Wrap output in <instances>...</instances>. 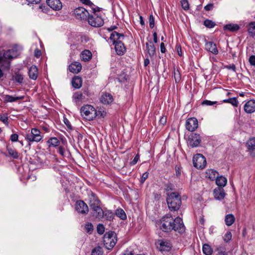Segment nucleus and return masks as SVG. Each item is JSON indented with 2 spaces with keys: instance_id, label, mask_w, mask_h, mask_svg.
I'll use <instances>...</instances> for the list:
<instances>
[{
  "instance_id": "f257e3e1",
  "label": "nucleus",
  "mask_w": 255,
  "mask_h": 255,
  "mask_svg": "<svg viewBox=\"0 0 255 255\" xmlns=\"http://www.w3.org/2000/svg\"><path fill=\"white\" fill-rule=\"evenodd\" d=\"M159 228L164 232L169 233L171 231L182 234L185 232V228L182 220L177 217L174 220L170 215L163 216L158 222Z\"/></svg>"
},
{
  "instance_id": "f03ea898",
  "label": "nucleus",
  "mask_w": 255,
  "mask_h": 255,
  "mask_svg": "<svg viewBox=\"0 0 255 255\" xmlns=\"http://www.w3.org/2000/svg\"><path fill=\"white\" fill-rule=\"evenodd\" d=\"M101 202L94 193H92L89 199V206L93 211V216L99 220L104 217V211L100 207Z\"/></svg>"
},
{
  "instance_id": "7ed1b4c3",
  "label": "nucleus",
  "mask_w": 255,
  "mask_h": 255,
  "mask_svg": "<svg viewBox=\"0 0 255 255\" xmlns=\"http://www.w3.org/2000/svg\"><path fill=\"white\" fill-rule=\"evenodd\" d=\"M125 36L122 33L116 31L113 32L110 35V39L113 41V44L115 45V50L119 55H123L126 52V49L122 40Z\"/></svg>"
},
{
  "instance_id": "20e7f679",
  "label": "nucleus",
  "mask_w": 255,
  "mask_h": 255,
  "mask_svg": "<svg viewBox=\"0 0 255 255\" xmlns=\"http://www.w3.org/2000/svg\"><path fill=\"white\" fill-rule=\"evenodd\" d=\"M166 201L168 207L171 211H177L181 205L180 196L176 192L168 194Z\"/></svg>"
},
{
  "instance_id": "39448f33",
  "label": "nucleus",
  "mask_w": 255,
  "mask_h": 255,
  "mask_svg": "<svg viewBox=\"0 0 255 255\" xmlns=\"http://www.w3.org/2000/svg\"><path fill=\"white\" fill-rule=\"evenodd\" d=\"M80 111L82 117L88 121L93 120L97 115L96 109L90 105L82 107Z\"/></svg>"
},
{
  "instance_id": "423d86ee",
  "label": "nucleus",
  "mask_w": 255,
  "mask_h": 255,
  "mask_svg": "<svg viewBox=\"0 0 255 255\" xmlns=\"http://www.w3.org/2000/svg\"><path fill=\"white\" fill-rule=\"evenodd\" d=\"M104 244L106 249L111 250L116 245L117 240L114 232L106 233L103 237Z\"/></svg>"
},
{
  "instance_id": "0eeeda50",
  "label": "nucleus",
  "mask_w": 255,
  "mask_h": 255,
  "mask_svg": "<svg viewBox=\"0 0 255 255\" xmlns=\"http://www.w3.org/2000/svg\"><path fill=\"white\" fill-rule=\"evenodd\" d=\"M25 138L29 142H38L42 139V136L39 129L33 128L31 130V132H28L25 134Z\"/></svg>"
},
{
  "instance_id": "6e6552de",
  "label": "nucleus",
  "mask_w": 255,
  "mask_h": 255,
  "mask_svg": "<svg viewBox=\"0 0 255 255\" xmlns=\"http://www.w3.org/2000/svg\"><path fill=\"white\" fill-rule=\"evenodd\" d=\"M88 22L90 25L95 27H101L103 25L104 23L103 19L96 13L89 15Z\"/></svg>"
},
{
  "instance_id": "1a4fd4ad",
  "label": "nucleus",
  "mask_w": 255,
  "mask_h": 255,
  "mask_svg": "<svg viewBox=\"0 0 255 255\" xmlns=\"http://www.w3.org/2000/svg\"><path fill=\"white\" fill-rule=\"evenodd\" d=\"M193 163L197 169H203L206 165V160L202 154H196L193 157Z\"/></svg>"
},
{
  "instance_id": "9d476101",
  "label": "nucleus",
  "mask_w": 255,
  "mask_h": 255,
  "mask_svg": "<svg viewBox=\"0 0 255 255\" xmlns=\"http://www.w3.org/2000/svg\"><path fill=\"white\" fill-rule=\"evenodd\" d=\"M75 17L81 20H87L90 15L89 12L83 7H79L74 10Z\"/></svg>"
},
{
  "instance_id": "9b49d317",
  "label": "nucleus",
  "mask_w": 255,
  "mask_h": 255,
  "mask_svg": "<svg viewBox=\"0 0 255 255\" xmlns=\"http://www.w3.org/2000/svg\"><path fill=\"white\" fill-rule=\"evenodd\" d=\"M201 141V137L200 135L197 133L191 134L188 138V145L192 147L198 146Z\"/></svg>"
},
{
  "instance_id": "f8f14e48",
  "label": "nucleus",
  "mask_w": 255,
  "mask_h": 255,
  "mask_svg": "<svg viewBox=\"0 0 255 255\" xmlns=\"http://www.w3.org/2000/svg\"><path fill=\"white\" fill-rule=\"evenodd\" d=\"M172 248V244L170 242L161 240L158 241L157 244V248L161 252H169Z\"/></svg>"
},
{
  "instance_id": "ddd939ff",
  "label": "nucleus",
  "mask_w": 255,
  "mask_h": 255,
  "mask_svg": "<svg viewBox=\"0 0 255 255\" xmlns=\"http://www.w3.org/2000/svg\"><path fill=\"white\" fill-rule=\"evenodd\" d=\"M75 209L79 213L84 215L87 214L89 211L87 205L82 200H79L76 202Z\"/></svg>"
},
{
  "instance_id": "4468645a",
  "label": "nucleus",
  "mask_w": 255,
  "mask_h": 255,
  "mask_svg": "<svg viewBox=\"0 0 255 255\" xmlns=\"http://www.w3.org/2000/svg\"><path fill=\"white\" fill-rule=\"evenodd\" d=\"M186 128L190 131H194L198 127V122L195 118H191L187 120L185 124Z\"/></svg>"
},
{
  "instance_id": "2eb2a0df",
  "label": "nucleus",
  "mask_w": 255,
  "mask_h": 255,
  "mask_svg": "<svg viewBox=\"0 0 255 255\" xmlns=\"http://www.w3.org/2000/svg\"><path fill=\"white\" fill-rule=\"evenodd\" d=\"M205 49L217 55L218 54V50L217 48L216 44L212 41H206L205 44Z\"/></svg>"
},
{
  "instance_id": "dca6fc26",
  "label": "nucleus",
  "mask_w": 255,
  "mask_h": 255,
  "mask_svg": "<svg viewBox=\"0 0 255 255\" xmlns=\"http://www.w3.org/2000/svg\"><path fill=\"white\" fill-rule=\"evenodd\" d=\"M244 110L248 114H252L255 112V100H251L244 105Z\"/></svg>"
},
{
  "instance_id": "f3484780",
  "label": "nucleus",
  "mask_w": 255,
  "mask_h": 255,
  "mask_svg": "<svg viewBox=\"0 0 255 255\" xmlns=\"http://www.w3.org/2000/svg\"><path fill=\"white\" fill-rule=\"evenodd\" d=\"M100 100L101 103L105 105L110 104L114 101L113 96L108 93H103L100 97Z\"/></svg>"
},
{
  "instance_id": "a211bd4d",
  "label": "nucleus",
  "mask_w": 255,
  "mask_h": 255,
  "mask_svg": "<svg viewBox=\"0 0 255 255\" xmlns=\"http://www.w3.org/2000/svg\"><path fill=\"white\" fill-rule=\"evenodd\" d=\"M213 194L216 199L221 200L225 197L226 193L222 187H218L214 190Z\"/></svg>"
},
{
  "instance_id": "6ab92c4d",
  "label": "nucleus",
  "mask_w": 255,
  "mask_h": 255,
  "mask_svg": "<svg viewBox=\"0 0 255 255\" xmlns=\"http://www.w3.org/2000/svg\"><path fill=\"white\" fill-rule=\"evenodd\" d=\"M47 4L53 9L59 10L62 7V3L60 0H46Z\"/></svg>"
},
{
  "instance_id": "aec40b11",
  "label": "nucleus",
  "mask_w": 255,
  "mask_h": 255,
  "mask_svg": "<svg viewBox=\"0 0 255 255\" xmlns=\"http://www.w3.org/2000/svg\"><path fill=\"white\" fill-rule=\"evenodd\" d=\"M250 155L255 156V138L249 139L246 143Z\"/></svg>"
},
{
  "instance_id": "412c9836",
  "label": "nucleus",
  "mask_w": 255,
  "mask_h": 255,
  "mask_svg": "<svg viewBox=\"0 0 255 255\" xmlns=\"http://www.w3.org/2000/svg\"><path fill=\"white\" fill-rule=\"evenodd\" d=\"M16 51L14 49H9L2 53L3 61L11 60L16 57Z\"/></svg>"
},
{
  "instance_id": "4be33fe9",
  "label": "nucleus",
  "mask_w": 255,
  "mask_h": 255,
  "mask_svg": "<svg viewBox=\"0 0 255 255\" xmlns=\"http://www.w3.org/2000/svg\"><path fill=\"white\" fill-rule=\"evenodd\" d=\"M82 69V65L79 62H72L69 66V71L73 73H78L80 72Z\"/></svg>"
},
{
  "instance_id": "5701e85b",
  "label": "nucleus",
  "mask_w": 255,
  "mask_h": 255,
  "mask_svg": "<svg viewBox=\"0 0 255 255\" xmlns=\"http://www.w3.org/2000/svg\"><path fill=\"white\" fill-rule=\"evenodd\" d=\"M2 98L4 103H12L16 102L19 100L24 99V96H12L8 95H3Z\"/></svg>"
},
{
  "instance_id": "b1692460",
  "label": "nucleus",
  "mask_w": 255,
  "mask_h": 255,
  "mask_svg": "<svg viewBox=\"0 0 255 255\" xmlns=\"http://www.w3.org/2000/svg\"><path fill=\"white\" fill-rule=\"evenodd\" d=\"M85 97L81 92L78 91L74 93L72 96L73 101L76 104H79L82 102Z\"/></svg>"
},
{
  "instance_id": "393cba45",
  "label": "nucleus",
  "mask_w": 255,
  "mask_h": 255,
  "mask_svg": "<svg viewBox=\"0 0 255 255\" xmlns=\"http://www.w3.org/2000/svg\"><path fill=\"white\" fill-rule=\"evenodd\" d=\"M29 78L33 80H36L38 76V69L36 66H31L28 71Z\"/></svg>"
},
{
  "instance_id": "a878e982",
  "label": "nucleus",
  "mask_w": 255,
  "mask_h": 255,
  "mask_svg": "<svg viewBox=\"0 0 255 255\" xmlns=\"http://www.w3.org/2000/svg\"><path fill=\"white\" fill-rule=\"evenodd\" d=\"M146 50L150 57L153 56L155 53V48L152 41L146 43Z\"/></svg>"
},
{
  "instance_id": "bb28decb",
  "label": "nucleus",
  "mask_w": 255,
  "mask_h": 255,
  "mask_svg": "<svg viewBox=\"0 0 255 255\" xmlns=\"http://www.w3.org/2000/svg\"><path fill=\"white\" fill-rule=\"evenodd\" d=\"M92 54L89 50H85L80 54V57L82 61H89L92 58Z\"/></svg>"
},
{
  "instance_id": "cd10ccee",
  "label": "nucleus",
  "mask_w": 255,
  "mask_h": 255,
  "mask_svg": "<svg viewBox=\"0 0 255 255\" xmlns=\"http://www.w3.org/2000/svg\"><path fill=\"white\" fill-rule=\"evenodd\" d=\"M82 84V80L81 77L75 76L72 80V86L76 89H79Z\"/></svg>"
},
{
  "instance_id": "c85d7f7f",
  "label": "nucleus",
  "mask_w": 255,
  "mask_h": 255,
  "mask_svg": "<svg viewBox=\"0 0 255 255\" xmlns=\"http://www.w3.org/2000/svg\"><path fill=\"white\" fill-rule=\"evenodd\" d=\"M235 221V216L232 214H229L225 216V224L228 226L232 225Z\"/></svg>"
},
{
  "instance_id": "c756f323",
  "label": "nucleus",
  "mask_w": 255,
  "mask_h": 255,
  "mask_svg": "<svg viewBox=\"0 0 255 255\" xmlns=\"http://www.w3.org/2000/svg\"><path fill=\"white\" fill-rule=\"evenodd\" d=\"M227 179L222 176L217 177L216 180L217 185L220 187H224L226 185Z\"/></svg>"
},
{
  "instance_id": "7c9ffc66",
  "label": "nucleus",
  "mask_w": 255,
  "mask_h": 255,
  "mask_svg": "<svg viewBox=\"0 0 255 255\" xmlns=\"http://www.w3.org/2000/svg\"><path fill=\"white\" fill-rule=\"evenodd\" d=\"M239 28V26L237 24H228L224 26L225 30H228L232 32L238 30Z\"/></svg>"
},
{
  "instance_id": "2f4dec72",
  "label": "nucleus",
  "mask_w": 255,
  "mask_h": 255,
  "mask_svg": "<svg viewBox=\"0 0 255 255\" xmlns=\"http://www.w3.org/2000/svg\"><path fill=\"white\" fill-rule=\"evenodd\" d=\"M116 215L122 220L127 219V215L125 211L122 209H118L116 211Z\"/></svg>"
},
{
  "instance_id": "473e14b6",
  "label": "nucleus",
  "mask_w": 255,
  "mask_h": 255,
  "mask_svg": "<svg viewBox=\"0 0 255 255\" xmlns=\"http://www.w3.org/2000/svg\"><path fill=\"white\" fill-rule=\"evenodd\" d=\"M202 250L203 253L206 255H211L213 252L211 247L207 244L203 245Z\"/></svg>"
},
{
  "instance_id": "72a5a7b5",
  "label": "nucleus",
  "mask_w": 255,
  "mask_h": 255,
  "mask_svg": "<svg viewBox=\"0 0 255 255\" xmlns=\"http://www.w3.org/2000/svg\"><path fill=\"white\" fill-rule=\"evenodd\" d=\"M47 142L49 144V146H57L60 144V141L56 137H51Z\"/></svg>"
},
{
  "instance_id": "f704fd0d",
  "label": "nucleus",
  "mask_w": 255,
  "mask_h": 255,
  "mask_svg": "<svg viewBox=\"0 0 255 255\" xmlns=\"http://www.w3.org/2000/svg\"><path fill=\"white\" fill-rule=\"evenodd\" d=\"M105 217L106 219L109 221L113 220L115 217V214L110 210L106 211L104 212V217Z\"/></svg>"
},
{
  "instance_id": "c9c22d12",
  "label": "nucleus",
  "mask_w": 255,
  "mask_h": 255,
  "mask_svg": "<svg viewBox=\"0 0 255 255\" xmlns=\"http://www.w3.org/2000/svg\"><path fill=\"white\" fill-rule=\"evenodd\" d=\"M7 151L10 156H12L14 159L18 158L19 154L15 149L12 148H7Z\"/></svg>"
},
{
  "instance_id": "e433bc0d",
  "label": "nucleus",
  "mask_w": 255,
  "mask_h": 255,
  "mask_svg": "<svg viewBox=\"0 0 255 255\" xmlns=\"http://www.w3.org/2000/svg\"><path fill=\"white\" fill-rule=\"evenodd\" d=\"M248 32L252 36L255 35V21L249 23Z\"/></svg>"
},
{
  "instance_id": "4c0bfd02",
  "label": "nucleus",
  "mask_w": 255,
  "mask_h": 255,
  "mask_svg": "<svg viewBox=\"0 0 255 255\" xmlns=\"http://www.w3.org/2000/svg\"><path fill=\"white\" fill-rule=\"evenodd\" d=\"M224 103H228L231 104L233 106L235 107H238V101L236 98H229L228 99H225L223 100Z\"/></svg>"
},
{
  "instance_id": "58836bf2",
  "label": "nucleus",
  "mask_w": 255,
  "mask_h": 255,
  "mask_svg": "<svg viewBox=\"0 0 255 255\" xmlns=\"http://www.w3.org/2000/svg\"><path fill=\"white\" fill-rule=\"evenodd\" d=\"M91 255H103V250L100 247L94 248L91 253Z\"/></svg>"
},
{
  "instance_id": "ea45409f",
  "label": "nucleus",
  "mask_w": 255,
  "mask_h": 255,
  "mask_svg": "<svg viewBox=\"0 0 255 255\" xmlns=\"http://www.w3.org/2000/svg\"><path fill=\"white\" fill-rule=\"evenodd\" d=\"M12 79L16 82L21 83L23 81V77L21 74L19 73H16L15 75L13 76Z\"/></svg>"
},
{
  "instance_id": "a19ab883",
  "label": "nucleus",
  "mask_w": 255,
  "mask_h": 255,
  "mask_svg": "<svg viewBox=\"0 0 255 255\" xmlns=\"http://www.w3.org/2000/svg\"><path fill=\"white\" fill-rule=\"evenodd\" d=\"M204 25L208 28H211L214 27L216 24L211 20L206 19L204 21Z\"/></svg>"
},
{
  "instance_id": "79ce46f5",
  "label": "nucleus",
  "mask_w": 255,
  "mask_h": 255,
  "mask_svg": "<svg viewBox=\"0 0 255 255\" xmlns=\"http://www.w3.org/2000/svg\"><path fill=\"white\" fill-rule=\"evenodd\" d=\"M174 77L176 83H178L180 81L181 76L178 70L176 71L174 70Z\"/></svg>"
},
{
  "instance_id": "37998d69",
  "label": "nucleus",
  "mask_w": 255,
  "mask_h": 255,
  "mask_svg": "<svg viewBox=\"0 0 255 255\" xmlns=\"http://www.w3.org/2000/svg\"><path fill=\"white\" fill-rule=\"evenodd\" d=\"M97 231L98 234L100 235L103 234L105 232L104 226L102 224H99L97 226Z\"/></svg>"
},
{
  "instance_id": "c03bdc74",
  "label": "nucleus",
  "mask_w": 255,
  "mask_h": 255,
  "mask_svg": "<svg viewBox=\"0 0 255 255\" xmlns=\"http://www.w3.org/2000/svg\"><path fill=\"white\" fill-rule=\"evenodd\" d=\"M232 235L230 232H227L224 237V240L226 242H229L232 239Z\"/></svg>"
},
{
  "instance_id": "a18cd8bd",
  "label": "nucleus",
  "mask_w": 255,
  "mask_h": 255,
  "mask_svg": "<svg viewBox=\"0 0 255 255\" xmlns=\"http://www.w3.org/2000/svg\"><path fill=\"white\" fill-rule=\"evenodd\" d=\"M218 254L217 255H228L227 253L226 252L225 249L223 247H219L217 248Z\"/></svg>"
},
{
  "instance_id": "49530a36",
  "label": "nucleus",
  "mask_w": 255,
  "mask_h": 255,
  "mask_svg": "<svg viewBox=\"0 0 255 255\" xmlns=\"http://www.w3.org/2000/svg\"><path fill=\"white\" fill-rule=\"evenodd\" d=\"M181 4L184 10H187L189 9V3L187 0H181Z\"/></svg>"
},
{
  "instance_id": "de8ad7c7",
  "label": "nucleus",
  "mask_w": 255,
  "mask_h": 255,
  "mask_svg": "<svg viewBox=\"0 0 255 255\" xmlns=\"http://www.w3.org/2000/svg\"><path fill=\"white\" fill-rule=\"evenodd\" d=\"M85 228L87 233H91L93 230V226L91 223H88L86 225Z\"/></svg>"
},
{
  "instance_id": "09e8293b",
  "label": "nucleus",
  "mask_w": 255,
  "mask_h": 255,
  "mask_svg": "<svg viewBox=\"0 0 255 255\" xmlns=\"http://www.w3.org/2000/svg\"><path fill=\"white\" fill-rule=\"evenodd\" d=\"M149 24L150 28H152L154 27V18L152 14L150 15V16H149Z\"/></svg>"
},
{
  "instance_id": "8fccbe9b",
  "label": "nucleus",
  "mask_w": 255,
  "mask_h": 255,
  "mask_svg": "<svg viewBox=\"0 0 255 255\" xmlns=\"http://www.w3.org/2000/svg\"><path fill=\"white\" fill-rule=\"evenodd\" d=\"M139 159V156L138 154H137L135 157H134L133 159L130 162L129 164L130 165H135L138 161V160Z\"/></svg>"
},
{
  "instance_id": "3c124183",
  "label": "nucleus",
  "mask_w": 255,
  "mask_h": 255,
  "mask_svg": "<svg viewBox=\"0 0 255 255\" xmlns=\"http://www.w3.org/2000/svg\"><path fill=\"white\" fill-rule=\"evenodd\" d=\"M216 102H212L209 100H204L202 102V105H207V106H212L215 104H216Z\"/></svg>"
},
{
  "instance_id": "603ef678",
  "label": "nucleus",
  "mask_w": 255,
  "mask_h": 255,
  "mask_svg": "<svg viewBox=\"0 0 255 255\" xmlns=\"http://www.w3.org/2000/svg\"><path fill=\"white\" fill-rule=\"evenodd\" d=\"M0 121H2L6 125H8V118L6 116L0 115Z\"/></svg>"
},
{
  "instance_id": "864d4df0",
  "label": "nucleus",
  "mask_w": 255,
  "mask_h": 255,
  "mask_svg": "<svg viewBox=\"0 0 255 255\" xmlns=\"http://www.w3.org/2000/svg\"><path fill=\"white\" fill-rule=\"evenodd\" d=\"M18 135L16 133L12 134L10 136V139L12 142H16L18 140Z\"/></svg>"
},
{
  "instance_id": "5fc2aeb1",
  "label": "nucleus",
  "mask_w": 255,
  "mask_h": 255,
  "mask_svg": "<svg viewBox=\"0 0 255 255\" xmlns=\"http://www.w3.org/2000/svg\"><path fill=\"white\" fill-rule=\"evenodd\" d=\"M80 1L84 4L89 5L91 7L95 6L94 4L90 0H80Z\"/></svg>"
},
{
  "instance_id": "6e6d98bb",
  "label": "nucleus",
  "mask_w": 255,
  "mask_h": 255,
  "mask_svg": "<svg viewBox=\"0 0 255 255\" xmlns=\"http://www.w3.org/2000/svg\"><path fill=\"white\" fill-rule=\"evenodd\" d=\"M148 173L146 172L142 174V175L141 178L140 182L142 183H143L145 180L148 178Z\"/></svg>"
},
{
  "instance_id": "4d7b16f0",
  "label": "nucleus",
  "mask_w": 255,
  "mask_h": 255,
  "mask_svg": "<svg viewBox=\"0 0 255 255\" xmlns=\"http://www.w3.org/2000/svg\"><path fill=\"white\" fill-rule=\"evenodd\" d=\"M249 62L251 65L255 66V56L252 55L249 58Z\"/></svg>"
},
{
  "instance_id": "13d9d810",
  "label": "nucleus",
  "mask_w": 255,
  "mask_h": 255,
  "mask_svg": "<svg viewBox=\"0 0 255 255\" xmlns=\"http://www.w3.org/2000/svg\"><path fill=\"white\" fill-rule=\"evenodd\" d=\"M213 6H214V5L213 3H209L208 4H207L205 7H204V9L206 10V11H209V10H211V9H213Z\"/></svg>"
},
{
  "instance_id": "bf43d9fd",
  "label": "nucleus",
  "mask_w": 255,
  "mask_h": 255,
  "mask_svg": "<svg viewBox=\"0 0 255 255\" xmlns=\"http://www.w3.org/2000/svg\"><path fill=\"white\" fill-rule=\"evenodd\" d=\"M176 50L177 53L179 56H182V49L180 45H176Z\"/></svg>"
},
{
  "instance_id": "052dcab7",
  "label": "nucleus",
  "mask_w": 255,
  "mask_h": 255,
  "mask_svg": "<svg viewBox=\"0 0 255 255\" xmlns=\"http://www.w3.org/2000/svg\"><path fill=\"white\" fill-rule=\"evenodd\" d=\"M41 51L38 49H36L34 51V56L37 58H39L41 56Z\"/></svg>"
},
{
  "instance_id": "680f3d73",
  "label": "nucleus",
  "mask_w": 255,
  "mask_h": 255,
  "mask_svg": "<svg viewBox=\"0 0 255 255\" xmlns=\"http://www.w3.org/2000/svg\"><path fill=\"white\" fill-rule=\"evenodd\" d=\"M58 152L61 155L64 156V153H65V150H64V148L62 147V146L59 147Z\"/></svg>"
},
{
  "instance_id": "e2e57ef3",
  "label": "nucleus",
  "mask_w": 255,
  "mask_h": 255,
  "mask_svg": "<svg viewBox=\"0 0 255 255\" xmlns=\"http://www.w3.org/2000/svg\"><path fill=\"white\" fill-rule=\"evenodd\" d=\"M227 68H228V69H231L233 71H236V66L234 64H232V65H228V66H226Z\"/></svg>"
},
{
  "instance_id": "0e129e2a",
  "label": "nucleus",
  "mask_w": 255,
  "mask_h": 255,
  "mask_svg": "<svg viewBox=\"0 0 255 255\" xmlns=\"http://www.w3.org/2000/svg\"><path fill=\"white\" fill-rule=\"evenodd\" d=\"M159 122L161 124L164 125L166 122V118L162 117L160 118Z\"/></svg>"
},
{
  "instance_id": "69168bd1",
  "label": "nucleus",
  "mask_w": 255,
  "mask_h": 255,
  "mask_svg": "<svg viewBox=\"0 0 255 255\" xmlns=\"http://www.w3.org/2000/svg\"><path fill=\"white\" fill-rule=\"evenodd\" d=\"M160 51L162 53H165L166 51L164 44L163 42L160 44Z\"/></svg>"
},
{
  "instance_id": "338daca9",
  "label": "nucleus",
  "mask_w": 255,
  "mask_h": 255,
  "mask_svg": "<svg viewBox=\"0 0 255 255\" xmlns=\"http://www.w3.org/2000/svg\"><path fill=\"white\" fill-rule=\"evenodd\" d=\"M91 7H92V9H93V10L94 11V13H95V12L99 11L100 10V8H99V7H98L97 6H96L95 7L92 6Z\"/></svg>"
},
{
  "instance_id": "774afa93",
  "label": "nucleus",
  "mask_w": 255,
  "mask_h": 255,
  "mask_svg": "<svg viewBox=\"0 0 255 255\" xmlns=\"http://www.w3.org/2000/svg\"><path fill=\"white\" fill-rule=\"evenodd\" d=\"M117 27L116 26H112L108 28V30L109 31H112L113 30H114V29H117Z\"/></svg>"
}]
</instances>
